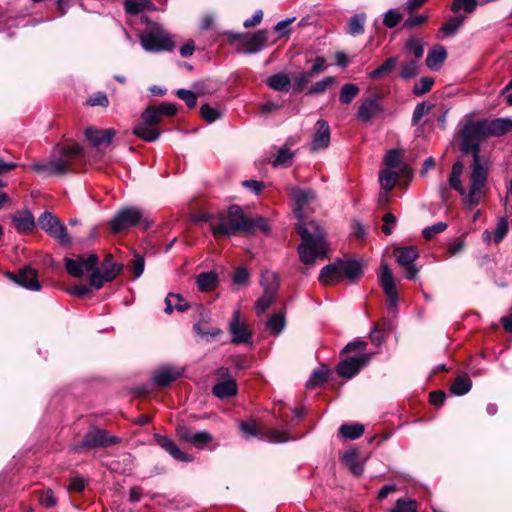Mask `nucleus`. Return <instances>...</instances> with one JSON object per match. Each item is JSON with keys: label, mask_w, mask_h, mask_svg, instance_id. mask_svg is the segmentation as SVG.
Returning a JSON list of instances; mask_svg holds the SVG:
<instances>
[{"label": "nucleus", "mask_w": 512, "mask_h": 512, "mask_svg": "<svg viewBox=\"0 0 512 512\" xmlns=\"http://www.w3.org/2000/svg\"><path fill=\"white\" fill-rule=\"evenodd\" d=\"M288 193L294 201V214L298 219L295 227L302 242L298 246V253L301 262L305 265H312L317 259H325L328 246L325 241V234L320 225L308 218L310 205L316 200L314 191L291 187Z\"/></svg>", "instance_id": "obj_1"}, {"label": "nucleus", "mask_w": 512, "mask_h": 512, "mask_svg": "<svg viewBox=\"0 0 512 512\" xmlns=\"http://www.w3.org/2000/svg\"><path fill=\"white\" fill-rule=\"evenodd\" d=\"M489 137L484 120H474L467 116L461 132L460 150L471 153L473 157L472 172L470 176L469 194L466 201L478 205L484 197V188L487 182L488 168L479 155V146Z\"/></svg>", "instance_id": "obj_2"}, {"label": "nucleus", "mask_w": 512, "mask_h": 512, "mask_svg": "<svg viewBox=\"0 0 512 512\" xmlns=\"http://www.w3.org/2000/svg\"><path fill=\"white\" fill-rule=\"evenodd\" d=\"M84 157V149L77 143L57 144L54 146L51 159L47 162H36L29 169L45 176H63L77 170L76 164Z\"/></svg>", "instance_id": "obj_3"}, {"label": "nucleus", "mask_w": 512, "mask_h": 512, "mask_svg": "<svg viewBox=\"0 0 512 512\" xmlns=\"http://www.w3.org/2000/svg\"><path fill=\"white\" fill-rule=\"evenodd\" d=\"M211 230L215 236L232 235L239 231L252 235L257 231L269 232L270 226L265 217H247L240 206L232 205L225 214L218 216V222L211 223Z\"/></svg>", "instance_id": "obj_4"}, {"label": "nucleus", "mask_w": 512, "mask_h": 512, "mask_svg": "<svg viewBox=\"0 0 512 512\" xmlns=\"http://www.w3.org/2000/svg\"><path fill=\"white\" fill-rule=\"evenodd\" d=\"M138 36L142 48L150 53L170 52L175 47L172 35L158 23H148Z\"/></svg>", "instance_id": "obj_5"}, {"label": "nucleus", "mask_w": 512, "mask_h": 512, "mask_svg": "<svg viewBox=\"0 0 512 512\" xmlns=\"http://www.w3.org/2000/svg\"><path fill=\"white\" fill-rule=\"evenodd\" d=\"M362 275L361 264L356 260H337L323 267L319 274V281L325 285L340 282L344 278L357 280Z\"/></svg>", "instance_id": "obj_6"}, {"label": "nucleus", "mask_w": 512, "mask_h": 512, "mask_svg": "<svg viewBox=\"0 0 512 512\" xmlns=\"http://www.w3.org/2000/svg\"><path fill=\"white\" fill-rule=\"evenodd\" d=\"M229 39L234 42L238 41L247 54H254L263 50L268 41L267 30H258L255 33H227Z\"/></svg>", "instance_id": "obj_7"}, {"label": "nucleus", "mask_w": 512, "mask_h": 512, "mask_svg": "<svg viewBox=\"0 0 512 512\" xmlns=\"http://www.w3.org/2000/svg\"><path fill=\"white\" fill-rule=\"evenodd\" d=\"M38 224L42 230L56 239L61 245H68L71 242L66 227L52 213L47 211L42 213L38 219Z\"/></svg>", "instance_id": "obj_8"}, {"label": "nucleus", "mask_w": 512, "mask_h": 512, "mask_svg": "<svg viewBox=\"0 0 512 512\" xmlns=\"http://www.w3.org/2000/svg\"><path fill=\"white\" fill-rule=\"evenodd\" d=\"M143 219V212L137 207H126L116 212L110 221L113 233H120L130 227L137 225Z\"/></svg>", "instance_id": "obj_9"}, {"label": "nucleus", "mask_w": 512, "mask_h": 512, "mask_svg": "<svg viewBox=\"0 0 512 512\" xmlns=\"http://www.w3.org/2000/svg\"><path fill=\"white\" fill-rule=\"evenodd\" d=\"M241 431L248 437H259L272 443H283L291 440L285 431L270 429L263 432L255 420L243 421L239 425Z\"/></svg>", "instance_id": "obj_10"}, {"label": "nucleus", "mask_w": 512, "mask_h": 512, "mask_svg": "<svg viewBox=\"0 0 512 512\" xmlns=\"http://www.w3.org/2000/svg\"><path fill=\"white\" fill-rule=\"evenodd\" d=\"M119 442V438L116 436H110L105 430L99 428H92L89 430L80 446H76V451L81 448H95V447H106Z\"/></svg>", "instance_id": "obj_11"}, {"label": "nucleus", "mask_w": 512, "mask_h": 512, "mask_svg": "<svg viewBox=\"0 0 512 512\" xmlns=\"http://www.w3.org/2000/svg\"><path fill=\"white\" fill-rule=\"evenodd\" d=\"M99 259L96 254H90L88 257H79L77 259L65 258V268L67 272L76 278L83 276L85 272H90L98 266Z\"/></svg>", "instance_id": "obj_12"}, {"label": "nucleus", "mask_w": 512, "mask_h": 512, "mask_svg": "<svg viewBox=\"0 0 512 512\" xmlns=\"http://www.w3.org/2000/svg\"><path fill=\"white\" fill-rule=\"evenodd\" d=\"M231 334V342L236 345L249 344L252 345V333L248 330L247 325L240 320V312L234 311L228 326Z\"/></svg>", "instance_id": "obj_13"}, {"label": "nucleus", "mask_w": 512, "mask_h": 512, "mask_svg": "<svg viewBox=\"0 0 512 512\" xmlns=\"http://www.w3.org/2000/svg\"><path fill=\"white\" fill-rule=\"evenodd\" d=\"M397 263L406 271V278L412 280L416 277L418 269L414 265L415 260L419 257L418 249L413 246L402 247L396 249Z\"/></svg>", "instance_id": "obj_14"}, {"label": "nucleus", "mask_w": 512, "mask_h": 512, "mask_svg": "<svg viewBox=\"0 0 512 512\" xmlns=\"http://www.w3.org/2000/svg\"><path fill=\"white\" fill-rule=\"evenodd\" d=\"M383 111L380 98L377 95L363 99L356 112V118L362 123L371 121Z\"/></svg>", "instance_id": "obj_15"}, {"label": "nucleus", "mask_w": 512, "mask_h": 512, "mask_svg": "<svg viewBox=\"0 0 512 512\" xmlns=\"http://www.w3.org/2000/svg\"><path fill=\"white\" fill-rule=\"evenodd\" d=\"M8 278L21 285L22 287L38 291L41 289V284L38 281V273L35 269L30 266L22 268L18 274L8 273Z\"/></svg>", "instance_id": "obj_16"}, {"label": "nucleus", "mask_w": 512, "mask_h": 512, "mask_svg": "<svg viewBox=\"0 0 512 512\" xmlns=\"http://www.w3.org/2000/svg\"><path fill=\"white\" fill-rule=\"evenodd\" d=\"M369 360V354H362L358 357H348L338 364L337 372L342 377L352 378L369 362Z\"/></svg>", "instance_id": "obj_17"}, {"label": "nucleus", "mask_w": 512, "mask_h": 512, "mask_svg": "<svg viewBox=\"0 0 512 512\" xmlns=\"http://www.w3.org/2000/svg\"><path fill=\"white\" fill-rule=\"evenodd\" d=\"M122 265L120 264H111V269L105 265V271L100 270L98 266L92 271H90V286L95 289H100L104 286L105 282H110L121 272Z\"/></svg>", "instance_id": "obj_18"}, {"label": "nucleus", "mask_w": 512, "mask_h": 512, "mask_svg": "<svg viewBox=\"0 0 512 512\" xmlns=\"http://www.w3.org/2000/svg\"><path fill=\"white\" fill-rule=\"evenodd\" d=\"M316 131L311 142V150H324L330 143V127L326 120L319 119L315 124Z\"/></svg>", "instance_id": "obj_19"}, {"label": "nucleus", "mask_w": 512, "mask_h": 512, "mask_svg": "<svg viewBox=\"0 0 512 512\" xmlns=\"http://www.w3.org/2000/svg\"><path fill=\"white\" fill-rule=\"evenodd\" d=\"M116 131L113 128L96 129L87 128L85 130V137L87 141L94 147L108 146L115 137Z\"/></svg>", "instance_id": "obj_20"}, {"label": "nucleus", "mask_w": 512, "mask_h": 512, "mask_svg": "<svg viewBox=\"0 0 512 512\" xmlns=\"http://www.w3.org/2000/svg\"><path fill=\"white\" fill-rule=\"evenodd\" d=\"M155 441L162 447L167 453H169L174 459L182 462H191L193 457L189 454L182 452L175 442L167 436L155 435Z\"/></svg>", "instance_id": "obj_21"}, {"label": "nucleus", "mask_w": 512, "mask_h": 512, "mask_svg": "<svg viewBox=\"0 0 512 512\" xmlns=\"http://www.w3.org/2000/svg\"><path fill=\"white\" fill-rule=\"evenodd\" d=\"M182 376V371L174 367H162L158 369L153 377L157 386L164 387L176 381Z\"/></svg>", "instance_id": "obj_22"}, {"label": "nucleus", "mask_w": 512, "mask_h": 512, "mask_svg": "<svg viewBox=\"0 0 512 512\" xmlns=\"http://www.w3.org/2000/svg\"><path fill=\"white\" fill-rule=\"evenodd\" d=\"M509 230V223L507 218H500L497 222L493 233L486 230L482 234L483 241L490 245L491 243L498 244L503 240Z\"/></svg>", "instance_id": "obj_23"}, {"label": "nucleus", "mask_w": 512, "mask_h": 512, "mask_svg": "<svg viewBox=\"0 0 512 512\" xmlns=\"http://www.w3.org/2000/svg\"><path fill=\"white\" fill-rule=\"evenodd\" d=\"M447 57L446 49L441 45L434 46L427 55L426 65L430 70H439Z\"/></svg>", "instance_id": "obj_24"}, {"label": "nucleus", "mask_w": 512, "mask_h": 512, "mask_svg": "<svg viewBox=\"0 0 512 512\" xmlns=\"http://www.w3.org/2000/svg\"><path fill=\"white\" fill-rule=\"evenodd\" d=\"M489 136H501L512 128L510 118H497L493 120H484Z\"/></svg>", "instance_id": "obj_25"}, {"label": "nucleus", "mask_w": 512, "mask_h": 512, "mask_svg": "<svg viewBox=\"0 0 512 512\" xmlns=\"http://www.w3.org/2000/svg\"><path fill=\"white\" fill-rule=\"evenodd\" d=\"M212 392L220 399L232 397L237 393L236 381L233 378L221 381L213 386Z\"/></svg>", "instance_id": "obj_26"}, {"label": "nucleus", "mask_w": 512, "mask_h": 512, "mask_svg": "<svg viewBox=\"0 0 512 512\" xmlns=\"http://www.w3.org/2000/svg\"><path fill=\"white\" fill-rule=\"evenodd\" d=\"M462 172H463V164L460 161L454 163L452 166L450 177H449V183L454 190L459 192L460 195L464 197V201L466 204L473 206L472 204H470L466 201V198H467L469 192L466 194L465 189L461 184L460 176H461Z\"/></svg>", "instance_id": "obj_27"}, {"label": "nucleus", "mask_w": 512, "mask_h": 512, "mask_svg": "<svg viewBox=\"0 0 512 512\" xmlns=\"http://www.w3.org/2000/svg\"><path fill=\"white\" fill-rule=\"evenodd\" d=\"M133 133L147 142L156 141L160 136L157 129L143 122L134 126Z\"/></svg>", "instance_id": "obj_28"}, {"label": "nucleus", "mask_w": 512, "mask_h": 512, "mask_svg": "<svg viewBox=\"0 0 512 512\" xmlns=\"http://www.w3.org/2000/svg\"><path fill=\"white\" fill-rule=\"evenodd\" d=\"M342 460L344 464L350 469V471L356 475L359 476L363 473L364 467L359 459V455L356 451L350 450L347 451L343 457Z\"/></svg>", "instance_id": "obj_29"}, {"label": "nucleus", "mask_w": 512, "mask_h": 512, "mask_svg": "<svg viewBox=\"0 0 512 512\" xmlns=\"http://www.w3.org/2000/svg\"><path fill=\"white\" fill-rule=\"evenodd\" d=\"M16 229L21 233L30 232L35 227L34 217L31 212L25 211L13 218Z\"/></svg>", "instance_id": "obj_30"}, {"label": "nucleus", "mask_w": 512, "mask_h": 512, "mask_svg": "<svg viewBox=\"0 0 512 512\" xmlns=\"http://www.w3.org/2000/svg\"><path fill=\"white\" fill-rule=\"evenodd\" d=\"M270 88L280 92H288L290 88V78L286 73H277L267 79Z\"/></svg>", "instance_id": "obj_31"}, {"label": "nucleus", "mask_w": 512, "mask_h": 512, "mask_svg": "<svg viewBox=\"0 0 512 512\" xmlns=\"http://www.w3.org/2000/svg\"><path fill=\"white\" fill-rule=\"evenodd\" d=\"M261 286L264 292L277 294L279 287L278 275L274 271L266 270L261 274Z\"/></svg>", "instance_id": "obj_32"}, {"label": "nucleus", "mask_w": 512, "mask_h": 512, "mask_svg": "<svg viewBox=\"0 0 512 512\" xmlns=\"http://www.w3.org/2000/svg\"><path fill=\"white\" fill-rule=\"evenodd\" d=\"M402 153L399 149H391L385 155V164L389 169L400 168L403 173H408L409 168L401 163Z\"/></svg>", "instance_id": "obj_33"}, {"label": "nucleus", "mask_w": 512, "mask_h": 512, "mask_svg": "<svg viewBox=\"0 0 512 512\" xmlns=\"http://www.w3.org/2000/svg\"><path fill=\"white\" fill-rule=\"evenodd\" d=\"M364 425L360 423L343 424L339 428V434L349 440L360 438L364 433Z\"/></svg>", "instance_id": "obj_34"}, {"label": "nucleus", "mask_w": 512, "mask_h": 512, "mask_svg": "<svg viewBox=\"0 0 512 512\" xmlns=\"http://www.w3.org/2000/svg\"><path fill=\"white\" fill-rule=\"evenodd\" d=\"M397 61V57L388 58L382 65L369 73V78L376 80L385 77L395 69Z\"/></svg>", "instance_id": "obj_35"}, {"label": "nucleus", "mask_w": 512, "mask_h": 512, "mask_svg": "<svg viewBox=\"0 0 512 512\" xmlns=\"http://www.w3.org/2000/svg\"><path fill=\"white\" fill-rule=\"evenodd\" d=\"M124 8L128 14H138L143 10H153L154 5L148 0H125Z\"/></svg>", "instance_id": "obj_36"}, {"label": "nucleus", "mask_w": 512, "mask_h": 512, "mask_svg": "<svg viewBox=\"0 0 512 512\" xmlns=\"http://www.w3.org/2000/svg\"><path fill=\"white\" fill-rule=\"evenodd\" d=\"M472 387V382L467 376H458L450 387L453 395L462 396L467 394Z\"/></svg>", "instance_id": "obj_37"}, {"label": "nucleus", "mask_w": 512, "mask_h": 512, "mask_svg": "<svg viewBox=\"0 0 512 512\" xmlns=\"http://www.w3.org/2000/svg\"><path fill=\"white\" fill-rule=\"evenodd\" d=\"M365 21V14L352 16L347 23V33L353 36L362 34L364 32Z\"/></svg>", "instance_id": "obj_38"}, {"label": "nucleus", "mask_w": 512, "mask_h": 512, "mask_svg": "<svg viewBox=\"0 0 512 512\" xmlns=\"http://www.w3.org/2000/svg\"><path fill=\"white\" fill-rule=\"evenodd\" d=\"M399 175L397 172L392 171L391 169H386L380 172L379 181L381 187L385 191H391L398 181Z\"/></svg>", "instance_id": "obj_39"}, {"label": "nucleus", "mask_w": 512, "mask_h": 512, "mask_svg": "<svg viewBox=\"0 0 512 512\" xmlns=\"http://www.w3.org/2000/svg\"><path fill=\"white\" fill-rule=\"evenodd\" d=\"M405 48L414 55L415 60H419L424 54L425 43L421 38L411 37L406 41Z\"/></svg>", "instance_id": "obj_40"}, {"label": "nucleus", "mask_w": 512, "mask_h": 512, "mask_svg": "<svg viewBox=\"0 0 512 512\" xmlns=\"http://www.w3.org/2000/svg\"><path fill=\"white\" fill-rule=\"evenodd\" d=\"M359 87L356 84L347 83L342 86L339 93V100L343 104H350L359 94Z\"/></svg>", "instance_id": "obj_41"}, {"label": "nucleus", "mask_w": 512, "mask_h": 512, "mask_svg": "<svg viewBox=\"0 0 512 512\" xmlns=\"http://www.w3.org/2000/svg\"><path fill=\"white\" fill-rule=\"evenodd\" d=\"M465 20L466 17L463 15L454 16L447 23L442 25L441 32L446 36H453Z\"/></svg>", "instance_id": "obj_42"}, {"label": "nucleus", "mask_w": 512, "mask_h": 512, "mask_svg": "<svg viewBox=\"0 0 512 512\" xmlns=\"http://www.w3.org/2000/svg\"><path fill=\"white\" fill-rule=\"evenodd\" d=\"M217 283V276L215 273H201L197 277V285L199 290L201 291H210L212 290Z\"/></svg>", "instance_id": "obj_43"}, {"label": "nucleus", "mask_w": 512, "mask_h": 512, "mask_svg": "<svg viewBox=\"0 0 512 512\" xmlns=\"http://www.w3.org/2000/svg\"><path fill=\"white\" fill-rule=\"evenodd\" d=\"M335 83V77L333 76H327V77H324L323 79H321L320 81L316 82L315 84H313L309 90H308V94L309 95H319V94H323L324 92H326V90H328L333 84Z\"/></svg>", "instance_id": "obj_44"}, {"label": "nucleus", "mask_w": 512, "mask_h": 512, "mask_svg": "<svg viewBox=\"0 0 512 512\" xmlns=\"http://www.w3.org/2000/svg\"><path fill=\"white\" fill-rule=\"evenodd\" d=\"M293 160V153L288 148H281L275 158L272 160L274 167H288L291 165Z\"/></svg>", "instance_id": "obj_45"}, {"label": "nucleus", "mask_w": 512, "mask_h": 512, "mask_svg": "<svg viewBox=\"0 0 512 512\" xmlns=\"http://www.w3.org/2000/svg\"><path fill=\"white\" fill-rule=\"evenodd\" d=\"M328 371L325 367L315 370L307 380L306 386L309 389L322 385L327 379Z\"/></svg>", "instance_id": "obj_46"}, {"label": "nucleus", "mask_w": 512, "mask_h": 512, "mask_svg": "<svg viewBox=\"0 0 512 512\" xmlns=\"http://www.w3.org/2000/svg\"><path fill=\"white\" fill-rule=\"evenodd\" d=\"M382 272L380 274L379 280L382 285L384 291H391L392 289H396L394 283V277L388 265L386 263L382 264Z\"/></svg>", "instance_id": "obj_47"}, {"label": "nucleus", "mask_w": 512, "mask_h": 512, "mask_svg": "<svg viewBox=\"0 0 512 512\" xmlns=\"http://www.w3.org/2000/svg\"><path fill=\"white\" fill-rule=\"evenodd\" d=\"M418 69V60L410 59L402 65L400 70V77L402 79L413 78L418 74Z\"/></svg>", "instance_id": "obj_48"}, {"label": "nucleus", "mask_w": 512, "mask_h": 512, "mask_svg": "<svg viewBox=\"0 0 512 512\" xmlns=\"http://www.w3.org/2000/svg\"><path fill=\"white\" fill-rule=\"evenodd\" d=\"M212 440L213 437L209 432L198 431L194 432L189 443L195 446L196 448L202 449L205 445L212 442Z\"/></svg>", "instance_id": "obj_49"}, {"label": "nucleus", "mask_w": 512, "mask_h": 512, "mask_svg": "<svg viewBox=\"0 0 512 512\" xmlns=\"http://www.w3.org/2000/svg\"><path fill=\"white\" fill-rule=\"evenodd\" d=\"M479 2L477 0H454L451 6V10L453 12H458L461 9H464L465 12L473 13Z\"/></svg>", "instance_id": "obj_50"}, {"label": "nucleus", "mask_w": 512, "mask_h": 512, "mask_svg": "<svg viewBox=\"0 0 512 512\" xmlns=\"http://www.w3.org/2000/svg\"><path fill=\"white\" fill-rule=\"evenodd\" d=\"M143 123L153 126L161 121V115L157 107L149 106L141 115Z\"/></svg>", "instance_id": "obj_51"}, {"label": "nucleus", "mask_w": 512, "mask_h": 512, "mask_svg": "<svg viewBox=\"0 0 512 512\" xmlns=\"http://www.w3.org/2000/svg\"><path fill=\"white\" fill-rule=\"evenodd\" d=\"M193 328L194 331L206 341H209L210 338H214L222 333V331L218 328H205L201 323L195 324Z\"/></svg>", "instance_id": "obj_52"}, {"label": "nucleus", "mask_w": 512, "mask_h": 512, "mask_svg": "<svg viewBox=\"0 0 512 512\" xmlns=\"http://www.w3.org/2000/svg\"><path fill=\"white\" fill-rule=\"evenodd\" d=\"M390 512H418L417 503L414 500L398 499L395 507Z\"/></svg>", "instance_id": "obj_53"}, {"label": "nucleus", "mask_w": 512, "mask_h": 512, "mask_svg": "<svg viewBox=\"0 0 512 512\" xmlns=\"http://www.w3.org/2000/svg\"><path fill=\"white\" fill-rule=\"evenodd\" d=\"M434 84L432 77H422L413 87V93L417 96L424 95L429 92Z\"/></svg>", "instance_id": "obj_54"}, {"label": "nucleus", "mask_w": 512, "mask_h": 512, "mask_svg": "<svg viewBox=\"0 0 512 512\" xmlns=\"http://www.w3.org/2000/svg\"><path fill=\"white\" fill-rule=\"evenodd\" d=\"M276 294H273L271 292H264L263 296L258 299L255 305V310L257 314L264 313L270 305L273 303L275 299Z\"/></svg>", "instance_id": "obj_55"}, {"label": "nucleus", "mask_w": 512, "mask_h": 512, "mask_svg": "<svg viewBox=\"0 0 512 512\" xmlns=\"http://www.w3.org/2000/svg\"><path fill=\"white\" fill-rule=\"evenodd\" d=\"M200 113L203 119L209 123L216 121L222 115L219 109L213 108L208 104H203L201 106Z\"/></svg>", "instance_id": "obj_56"}, {"label": "nucleus", "mask_w": 512, "mask_h": 512, "mask_svg": "<svg viewBox=\"0 0 512 512\" xmlns=\"http://www.w3.org/2000/svg\"><path fill=\"white\" fill-rule=\"evenodd\" d=\"M285 326V319L282 314H274L270 317L267 323V327L270 329L271 332L275 334H279Z\"/></svg>", "instance_id": "obj_57"}, {"label": "nucleus", "mask_w": 512, "mask_h": 512, "mask_svg": "<svg viewBox=\"0 0 512 512\" xmlns=\"http://www.w3.org/2000/svg\"><path fill=\"white\" fill-rule=\"evenodd\" d=\"M448 225L445 222H438L431 226L425 227L422 231V235L425 239L430 240L436 234L442 233L447 229Z\"/></svg>", "instance_id": "obj_58"}, {"label": "nucleus", "mask_w": 512, "mask_h": 512, "mask_svg": "<svg viewBox=\"0 0 512 512\" xmlns=\"http://www.w3.org/2000/svg\"><path fill=\"white\" fill-rule=\"evenodd\" d=\"M432 106L427 102L418 103L413 111L412 124L416 125L425 115H427Z\"/></svg>", "instance_id": "obj_59"}, {"label": "nucleus", "mask_w": 512, "mask_h": 512, "mask_svg": "<svg viewBox=\"0 0 512 512\" xmlns=\"http://www.w3.org/2000/svg\"><path fill=\"white\" fill-rule=\"evenodd\" d=\"M402 20V14L394 9L388 10L383 19V23L388 28H394Z\"/></svg>", "instance_id": "obj_60"}, {"label": "nucleus", "mask_w": 512, "mask_h": 512, "mask_svg": "<svg viewBox=\"0 0 512 512\" xmlns=\"http://www.w3.org/2000/svg\"><path fill=\"white\" fill-rule=\"evenodd\" d=\"M176 95L183 100L189 108H193L197 104V97L195 93L190 90L178 89Z\"/></svg>", "instance_id": "obj_61"}, {"label": "nucleus", "mask_w": 512, "mask_h": 512, "mask_svg": "<svg viewBox=\"0 0 512 512\" xmlns=\"http://www.w3.org/2000/svg\"><path fill=\"white\" fill-rule=\"evenodd\" d=\"M145 266V260L144 257L140 254H135L132 263H131V269L134 273L135 278H138L142 275L144 271Z\"/></svg>", "instance_id": "obj_62"}, {"label": "nucleus", "mask_w": 512, "mask_h": 512, "mask_svg": "<svg viewBox=\"0 0 512 512\" xmlns=\"http://www.w3.org/2000/svg\"><path fill=\"white\" fill-rule=\"evenodd\" d=\"M87 104L92 107H94V106L107 107L109 105V100L105 93L97 92L88 99Z\"/></svg>", "instance_id": "obj_63"}, {"label": "nucleus", "mask_w": 512, "mask_h": 512, "mask_svg": "<svg viewBox=\"0 0 512 512\" xmlns=\"http://www.w3.org/2000/svg\"><path fill=\"white\" fill-rule=\"evenodd\" d=\"M370 340L375 345L379 346L385 340V332L378 324L375 325L370 332Z\"/></svg>", "instance_id": "obj_64"}]
</instances>
